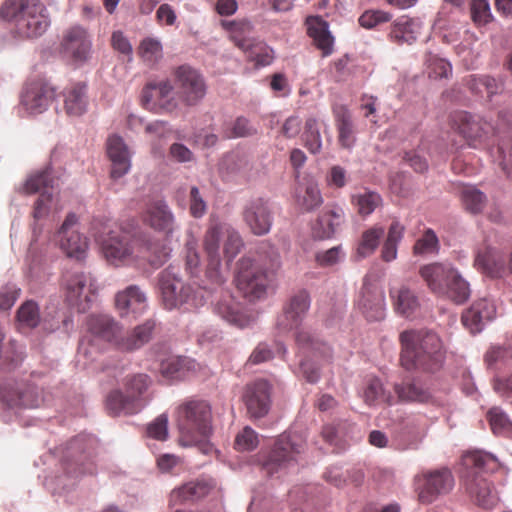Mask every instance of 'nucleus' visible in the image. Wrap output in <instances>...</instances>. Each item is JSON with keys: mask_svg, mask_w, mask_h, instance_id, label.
Segmentation results:
<instances>
[{"mask_svg": "<svg viewBox=\"0 0 512 512\" xmlns=\"http://www.w3.org/2000/svg\"><path fill=\"white\" fill-rule=\"evenodd\" d=\"M23 189L27 194L39 193L34 203V222L32 224V241H37L38 236L42 233V226L38 222L48 218L53 212L60 210L54 187V178L51 175V167L46 166L44 169L32 173L27 178Z\"/></svg>", "mask_w": 512, "mask_h": 512, "instance_id": "f8f14e48", "label": "nucleus"}, {"mask_svg": "<svg viewBox=\"0 0 512 512\" xmlns=\"http://www.w3.org/2000/svg\"><path fill=\"white\" fill-rule=\"evenodd\" d=\"M334 112L339 131V142L344 148H351L355 143L351 114L343 106L336 108Z\"/></svg>", "mask_w": 512, "mask_h": 512, "instance_id": "a18cd8bd", "label": "nucleus"}, {"mask_svg": "<svg viewBox=\"0 0 512 512\" xmlns=\"http://www.w3.org/2000/svg\"><path fill=\"white\" fill-rule=\"evenodd\" d=\"M323 134L329 140L328 127L316 118L310 117L305 121L301 140L311 154H318L323 147Z\"/></svg>", "mask_w": 512, "mask_h": 512, "instance_id": "4c0bfd02", "label": "nucleus"}, {"mask_svg": "<svg viewBox=\"0 0 512 512\" xmlns=\"http://www.w3.org/2000/svg\"><path fill=\"white\" fill-rule=\"evenodd\" d=\"M405 227L399 221H393L389 226L387 236L381 248V258L391 262L397 258L398 245L404 237Z\"/></svg>", "mask_w": 512, "mask_h": 512, "instance_id": "c03bdc74", "label": "nucleus"}, {"mask_svg": "<svg viewBox=\"0 0 512 512\" xmlns=\"http://www.w3.org/2000/svg\"><path fill=\"white\" fill-rule=\"evenodd\" d=\"M213 287H209L210 292H218L212 300L213 311L221 319L238 328L248 327L253 318L242 310L241 304L235 300L229 290L223 288L225 281L219 286L212 280H209ZM203 289L207 290L208 287Z\"/></svg>", "mask_w": 512, "mask_h": 512, "instance_id": "6ab92c4d", "label": "nucleus"}, {"mask_svg": "<svg viewBox=\"0 0 512 512\" xmlns=\"http://www.w3.org/2000/svg\"><path fill=\"white\" fill-rule=\"evenodd\" d=\"M358 307L368 321H380L385 317L384 291L376 278L367 275L359 292Z\"/></svg>", "mask_w": 512, "mask_h": 512, "instance_id": "393cba45", "label": "nucleus"}, {"mask_svg": "<svg viewBox=\"0 0 512 512\" xmlns=\"http://www.w3.org/2000/svg\"><path fill=\"white\" fill-rule=\"evenodd\" d=\"M391 18L392 15L388 12L371 9L362 13L358 21L363 28L373 29L382 23L389 22Z\"/></svg>", "mask_w": 512, "mask_h": 512, "instance_id": "e2e57ef3", "label": "nucleus"}, {"mask_svg": "<svg viewBox=\"0 0 512 512\" xmlns=\"http://www.w3.org/2000/svg\"><path fill=\"white\" fill-rule=\"evenodd\" d=\"M352 203L355 205L361 216H368L382 204V197L376 192L366 191L364 193L353 195Z\"/></svg>", "mask_w": 512, "mask_h": 512, "instance_id": "603ef678", "label": "nucleus"}, {"mask_svg": "<svg viewBox=\"0 0 512 512\" xmlns=\"http://www.w3.org/2000/svg\"><path fill=\"white\" fill-rule=\"evenodd\" d=\"M274 346L275 351H273L267 343H259L252 351L248 361L257 365L271 360L275 354L281 355L282 357L286 355L287 347L282 342H275Z\"/></svg>", "mask_w": 512, "mask_h": 512, "instance_id": "3c124183", "label": "nucleus"}, {"mask_svg": "<svg viewBox=\"0 0 512 512\" xmlns=\"http://www.w3.org/2000/svg\"><path fill=\"white\" fill-rule=\"evenodd\" d=\"M306 442L296 432L281 434L261 464L262 471L268 477L281 478L296 467L298 457L304 452Z\"/></svg>", "mask_w": 512, "mask_h": 512, "instance_id": "4468645a", "label": "nucleus"}, {"mask_svg": "<svg viewBox=\"0 0 512 512\" xmlns=\"http://www.w3.org/2000/svg\"><path fill=\"white\" fill-rule=\"evenodd\" d=\"M219 169L222 173H226L228 176H245L250 169V163L244 155L239 153H229L221 160Z\"/></svg>", "mask_w": 512, "mask_h": 512, "instance_id": "09e8293b", "label": "nucleus"}, {"mask_svg": "<svg viewBox=\"0 0 512 512\" xmlns=\"http://www.w3.org/2000/svg\"><path fill=\"white\" fill-rule=\"evenodd\" d=\"M344 222V211L335 204L326 205L312 227L314 237L329 239L338 231Z\"/></svg>", "mask_w": 512, "mask_h": 512, "instance_id": "473e14b6", "label": "nucleus"}, {"mask_svg": "<svg viewBox=\"0 0 512 512\" xmlns=\"http://www.w3.org/2000/svg\"><path fill=\"white\" fill-rule=\"evenodd\" d=\"M96 445L97 439L90 434H80L70 440L63 459L66 474L70 477L93 474L95 468L90 458Z\"/></svg>", "mask_w": 512, "mask_h": 512, "instance_id": "2eb2a0df", "label": "nucleus"}, {"mask_svg": "<svg viewBox=\"0 0 512 512\" xmlns=\"http://www.w3.org/2000/svg\"><path fill=\"white\" fill-rule=\"evenodd\" d=\"M401 364L406 370L435 373L444 364L445 352L439 336L426 329L406 330L400 334Z\"/></svg>", "mask_w": 512, "mask_h": 512, "instance_id": "20e7f679", "label": "nucleus"}, {"mask_svg": "<svg viewBox=\"0 0 512 512\" xmlns=\"http://www.w3.org/2000/svg\"><path fill=\"white\" fill-rule=\"evenodd\" d=\"M19 323L28 328L36 327L40 322L39 307L36 302L28 300L17 311Z\"/></svg>", "mask_w": 512, "mask_h": 512, "instance_id": "13d9d810", "label": "nucleus"}, {"mask_svg": "<svg viewBox=\"0 0 512 512\" xmlns=\"http://www.w3.org/2000/svg\"><path fill=\"white\" fill-rule=\"evenodd\" d=\"M152 379L145 373L127 376L125 392L112 390L106 397V409L111 415H132L140 412L149 402L147 394Z\"/></svg>", "mask_w": 512, "mask_h": 512, "instance_id": "ddd939ff", "label": "nucleus"}, {"mask_svg": "<svg viewBox=\"0 0 512 512\" xmlns=\"http://www.w3.org/2000/svg\"><path fill=\"white\" fill-rule=\"evenodd\" d=\"M233 34L235 44L243 51L249 53V57L261 66H267L272 62L273 51L263 42L250 37L253 24L248 19L231 21L227 24Z\"/></svg>", "mask_w": 512, "mask_h": 512, "instance_id": "a211bd4d", "label": "nucleus"}, {"mask_svg": "<svg viewBox=\"0 0 512 512\" xmlns=\"http://www.w3.org/2000/svg\"><path fill=\"white\" fill-rule=\"evenodd\" d=\"M439 250V239L431 228L426 229L413 246V253L417 256L436 255L439 253Z\"/></svg>", "mask_w": 512, "mask_h": 512, "instance_id": "8fccbe9b", "label": "nucleus"}, {"mask_svg": "<svg viewBox=\"0 0 512 512\" xmlns=\"http://www.w3.org/2000/svg\"><path fill=\"white\" fill-rule=\"evenodd\" d=\"M107 154L111 161V177L118 179L127 174L131 168V156L124 140L117 135L107 140Z\"/></svg>", "mask_w": 512, "mask_h": 512, "instance_id": "2f4dec72", "label": "nucleus"}, {"mask_svg": "<svg viewBox=\"0 0 512 512\" xmlns=\"http://www.w3.org/2000/svg\"><path fill=\"white\" fill-rule=\"evenodd\" d=\"M258 445V435L250 427H245L235 439L236 449L239 451H251Z\"/></svg>", "mask_w": 512, "mask_h": 512, "instance_id": "338daca9", "label": "nucleus"}, {"mask_svg": "<svg viewBox=\"0 0 512 512\" xmlns=\"http://www.w3.org/2000/svg\"><path fill=\"white\" fill-rule=\"evenodd\" d=\"M474 266L491 278H501L507 273L505 256L500 250L491 246L477 250Z\"/></svg>", "mask_w": 512, "mask_h": 512, "instance_id": "c756f323", "label": "nucleus"}, {"mask_svg": "<svg viewBox=\"0 0 512 512\" xmlns=\"http://www.w3.org/2000/svg\"><path fill=\"white\" fill-rule=\"evenodd\" d=\"M87 330L97 341L113 343L121 338L122 327L109 314H92L87 318Z\"/></svg>", "mask_w": 512, "mask_h": 512, "instance_id": "c85d7f7f", "label": "nucleus"}, {"mask_svg": "<svg viewBox=\"0 0 512 512\" xmlns=\"http://www.w3.org/2000/svg\"><path fill=\"white\" fill-rule=\"evenodd\" d=\"M322 435L328 443L340 446L348 440L358 439L360 431L356 424L348 420H337L325 425L322 429Z\"/></svg>", "mask_w": 512, "mask_h": 512, "instance_id": "e433bc0d", "label": "nucleus"}, {"mask_svg": "<svg viewBox=\"0 0 512 512\" xmlns=\"http://www.w3.org/2000/svg\"><path fill=\"white\" fill-rule=\"evenodd\" d=\"M418 497L421 503H433L439 496L449 493L454 486V478L449 469L443 468L417 476Z\"/></svg>", "mask_w": 512, "mask_h": 512, "instance_id": "a878e982", "label": "nucleus"}, {"mask_svg": "<svg viewBox=\"0 0 512 512\" xmlns=\"http://www.w3.org/2000/svg\"><path fill=\"white\" fill-rule=\"evenodd\" d=\"M496 314L495 300L484 297L475 301L465 310L462 314V323L472 334H477L495 319Z\"/></svg>", "mask_w": 512, "mask_h": 512, "instance_id": "bb28decb", "label": "nucleus"}, {"mask_svg": "<svg viewBox=\"0 0 512 512\" xmlns=\"http://www.w3.org/2000/svg\"><path fill=\"white\" fill-rule=\"evenodd\" d=\"M158 288L161 300L167 310H191L204 305L206 298L201 288H193L184 283L179 268L169 265L158 275Z\"/></svg>", "mask_w": 512, "mask_h": 512, "instance_id": "9b49d317", "label": "nucleus"}, {"mask_svg": "<svg viewBox=\"0 0 512 512\" xmlns=\"http://www.w3.org/2000/svg\"><path fill=\"white\" fill-rule=\"evenodd\" d=\"M0 402L8 408H38L48 402L40 389L29 382L5 380L0 383Z\"/></svg>", "mask_w": 512, "mask_h": 512, "instance_id": "dca6fc26", "label": "nucleus"}, {"mask_svg": "<svg viewBox=\"0 0 512 512\" xmlns=\"http://www.w3.org/2000/svg\"><path fill=\"white\" fill-rule=\"evenodd\" d=\"M244 402L249 414L255 418L265 416L270 409V385L266 380L259 379L247 385Z\"/></svg>", "mask_w": 512, "mask_h": 512, "instance_id": "cd10ccee", "label": "nucleus"}, {"mask_svg": "<svg viewBox=\"0 0 512 512\" xmlns=\"http://www.w3.org/2000/svg\"><path fill=\"white\" fill-rule=\"evenodd\" d=\"M213 484L210 480L197 479L190 481L183 486L173 490L170 495V503L172 505L193 502L206 496Z\"/></svg>", "mask_w": 512, "mask_h": 512, "instance_id": "c9c22d12", "label": "nucleus"}, {"mask_svg": "<svg viewBox=\"0 0 512 512\" xmlns=\"http://www.w3.org/2000/svg\"><path fill=\"white\" fill-rule=\"evenodd\" d=\"M460 133L471 145L482 143L491 136H499L501 141L498 143L497 151L499 153V166L505 175L512 179V151L506 150L505 139H512V113L501 110L498 113L496 125L488 122L479 115H473L468 112H460L457 115Z\"/></svg>", "mask_w": 512, "mask_h": 512, "instance_id": "7ed1b4c3", "label": "nucleus"}, {"mask_svg": "<svg viewBox=\"0 0 512 512\" xmlns=\"http://www.w3.org/2000/svg\"><path fill=\"white\" fill-rule=\"evenodd\" d=\"M54 240L60 249L69 257L76 260L84 259L88 250V239L79 231L78 217L69 213L55 233Z\"/></svg>", "mask_w": 512, "mask_h": 512, "instance_id": "aec40b11", "label": "nucleus"}, {"mask_svg": "<svg viewBox=\"0 0 512 512\" xmlns=\"http://www.w3.org/2000/svg\"><path fill=\"white\" fill-rule=\"evenodd\" d=\"M152 88H154L159 109L171 112L174 110L176 104L172 99H169L173 91V86L169 81H159V82H151Z\"/></svg>", "mask_w": 512, "mask_h": 512, "instance_id": "052dcab7", "label": "nucleus"}, {"mask_svg": "<svg viewBox=\"0 0 512 512\" xmlns=\"http://www.w3.org/2000/svg\"><path fill=\"white\" fill-rule=\"evenodd\" d=\"M62 56L75 65H83L92 55V40L87 30L81 26L69 28L60 44Z\"/></svg>", "mask_w": 512, "mask_h": 512, "instance_id": "4be33fe9", "label": "nucleus"}, {"mask_svg": "<svg viewBox=\"0 0 512 512\" xmlns=\"http://www.w3.org/2000/svg\"><path fill=\"white\" fill-rule=\"evenodd\" d=\"M281 265L278 250L269 243L258 250V259L242 257L237 263V288L249 301L260 300L267 294L274 273Z\"/></svg>", "mask_w": 512, "mask_h": 512, "instance_id": "f03ea898", "label": "nucleus"}, {"mask_svg": "<svg viewBox=\"0 0 512 512\" xmlns=\"http://www.w3.org/2000/svg\"><path fill=\"white\" fill-rule=\"evenodd\" d=\"M323 202L320 190L314 183L306 185L305 192L302 197L298 199L299 205L305 211H312L319 207Z\"/></svg>", "mask_w": 512, "mask_h": 512, "instance_id": "680f3d73", "label": "nucleus"}, {"mask_svg": "<svg viewBox=\"0 0 512 512\" xmlns=\"http://www.w3.org/2000/svg\"><path fill=\"white\" fill-rule=\"evenodd\" d=\"M56 97L55 87L43 78L26 83L21 94V105L30 115L45 112Z\"/></svg>", "mask_w": 512, "mask_h": 512, "instance_id": "5701e85b", "label": "nucleus"}, {"mask_svg": "<svg viewBox=\"0 0 512 512\" xmlns=\"http://www.w3.org/2000/svg\"><path fill=\"white\" fill-rule=\"evenodd\" d=\"M144 220L154 230L166 234L174 230V215L166 201L162 199L154 200L147 205Z\"/></svg>", "mask_w": 512, "mask_h": 512, "instance_id": "72a5a7b5", "label": "nucleus"}, {"mask_svg": "<svg viewBox=\"0 0 512 512\" xmlns=\"http://www.w3.org/2000/svg\"><path fill=\"white\" fill-rule=\"evenodd\" d=\"M365 402L368 405H375L380 402L391 405L394 397L390 393H386L379 379H371L364 390Z\"/></svg>", "mask_w": 512, "mask_h": 512, "instance_id": "6e6d98bb", "label": "nucleus"}, {"mask_svg": "<svg viewBox=\"0 0 512 512\" xmlns=\"http://www.w3.org/2000/svg\"><path fill=\"white\" fill-rule=\"evenodd\" d=\"M423 28V22L419 18L402 15L390 25L388 38L397 45H412L418 39Z\"/></svg>", "mask_w": 512, "mask_h": 512, "instance_id": "7c9ffc66", "label": "nucleus"}, {"mask_svg": "<svg viewBox=\"0 0 512 512\" xmlns=\"http://www.w3.org/2000/svg\"><path fill=\"white\" fill-rule=\"evenodd\" d=\"M470 14L472 21L477 26L487 25L494 19L488 0H472L470 3Z\"/></svg>", "mask_w": 512, "mask_h": 512, "instance_id": "4d7b16f0", "label": "nucleus"}, {"mask_svg": "<svg viewBox=\"0 0 512 512\" xmlns=\"http://www.w3.org/2000/svg\"><path fill=\"white\" fill-rule=\"evenodd\" d=\"M0 15L13 24L14 32L21 38L41 36L50 25L47 9L40 0H7Z\"/></svg>", "mask_w": 512, "mask_h": 512, "instance_id": "9d476101", "label": "nucleus"}, {"mask_svg": "<svg viewBox=\"0 0 512 512\" xmlns=\"http://www.w3.org/2000/svg\"><path fill=\"white\" fill-rule=\"evenodd\" d=\"M419 275L431 293L456 304L465 303L470 295L469 282L451 262H433L420 267Z\"/></svg>", "mask_w": 512, "mask_h": 512, "instance_id": "6e6552de", "label": "nucleus"}, {"mask_svg": "<svg viewBox=\"0 0 512 512\" xmlns=\"http://www.w3.org/2000/svg\"><path fill=\"white\" fill-rule=\"evenodd\" d=\"M308 35L313 39L316 47L322 51L323 57L329 56L333 52L334 37L329 31V25L326 21L316 17L307 20Z\"/></svg>", "mask_w": 512, "mask_h": 512, "instance_id": "a19ab883", "label": "nucleus"}, {"mask_svg": "<svg viewBox=\"0 0 512 512\" xmlns=\"http://www.w3.org/2000/svg\"><path fill=\"white\" fill-rule=\"evenodd\" d=\"M315 258L321 266H333L345 258V253L342 246L338 245L325 251L317 252Z\"/></svg>", "mask_w": 512, "mask_h": 512, "instance_id": "774afa93", "label": "nucleus"}, {"mask_svg": "<svg viewBox=\"0 0 512 512\" xmlns=\"http://www.w3.org/2000/svg\"><path fill=\"white\" fill-rule=\"evenodd\" d=\"M394 392L402 403H424L429 400L430 392L420 381L411 378L402 379L394 384Z\"/></svg>", "mask_w": 512, "mask_h": 512, "instance_id": "58836bf2", "label": "nucleus"}, {"mask_svg": "<svg viewBox=\"0 0 512 512\" xmlns=\"http://www.w3.org/2000/svg\"><path fill=\"white\" fill-rule=\"evenodd\" d=\"M242 218L252 234L264 236L273 225L272 204L269 199L261 196L250 197L243 205Z\"/></svg>", "mask_w": 512, "mask_h": 512, "instance_id": "412c9836", "label": "nucleus"}, {"mask_svg": "<svg viewBox=\"0 0 512 512\" xmlns=\"http://www.w3.org/2000/svg\"><path fill=\"white\" fill-rule=\"evenodd\" d=\"M391 295L394 298L396 312L406 318L413 316L420 307L418 297L406 286H402L396 292L391 291Z\"/></svg>", "mask_w": 512, "mask_h": 512, "instance_id": "37998d69", "label": "nucleus"}, {"mask_svg": "<svg viewBox=\"0 0 512 512\" xmlns=\"http://www.w3.org/2000/svg\"><path fill=\"white\" fill-rule=\"evenodd\" d=\"M384 232V228L381 226H374L365 230L357 247L358 257L366 258L370 256L378 247Z\"/></svg>", "mask_w": 512, "mask_h": 512, "instance_id": "de8ad7c7", "label": "nucleus"}, {"mask_svg": "<svg viewBox=\"0 0 512 512\" xmlns=\"http://www.w3.org/2000/svg\"><path fill=\"white\" fill-rule=\"evenodd\" d=\"M187 364L188 359L186 357L170 356L161 361L159 371L163 378L175 380L183 376Z\"/></svg>", "mask_w": 512, "mask_h": 512, "instance_id": "864d4df0", "label": "nucleus"}, {"mask_svg": "<svg viewBox=\"0 0 512 512\" xmlns=\"http://www.w3.org/2000/svg\"><path fill=\"white\" fill-rule=\"evenodd\" d=\"M175 86L180 99L189 106L199 103L207 91L203 76L189 65H181L175 70Z\"/></svg>", "mask_w": 512, "mask_h": 512, "instance_id": "b1692460", "label": "nucleus"}, {"mask_svg": "<svg viewBox=\"0 0 512 512\" xmlns=\"http://www.w3.org/2000/svg\"><path fill=\"white\" fill-rule=\"evenodd\" d=\"M154 328L155 322L147 320L143 324L136 326L126 337H121L117 341V348L125 352L140 349L151 340Z\"/></svg>", "mask_w": 512, "mask_h": 512, "instance_id": "ea45409f", "label": "nucleus"}, {"mask_svg": "<svg viewBox=\"0 0 512 512\" xmlns=\"http://www.w3.org/2000/svg\"><path fill=\"white\" fill-rule=\"evenodd\" d=\"M461 478L471 499L484 509H492L498 502L487 474L499 467L495 455L480 450L470 451L462 457Z\"/></svg>", "mask_w": 512, "mask_h": 512, "instance_id": "39448f33", "label": "nucleus"}, {"mask_svg": "<svg viewBox=\"0 0 512 512\" xmlns=\"http://www.w3.org/2000/svg\"><path fill=\"white\" fill-rule=\"evenodd\" d=\"M221 242H223V251L228 261H232L243 247V240L234 227L225 222H211L204 238V249L208 260L205 275L207 280H212L219 286L226 281L221 270Z\"/></svg>", "mask_w": 512, "mask_h": 512, "instance_id": "0eeeda50", "label": "nucleus"}, {"mask_svg": "<svg viewBox=\"0 0 512 512\" xmlns=\"http://www.w3.org/2000/svg\"><path fill=\"white\" fill-rule=\"evenodd\" d=\"M311 305V299L306 290H300L290 297L276 322L280 333L296 330L295 341L300 350L311 352L313 355L329 360L331 348L320 341L310 330L300 327Z\"/></svg>", "mask_w": 512, "mask_h": 512, "instance_id": "423d86ee", "label": "nucleus"}, {"mask_svg": "<svg viewBox=\"0 0 512 512\" xmlns=\"http://www.w3.org/2000/svg\"><path fill=\"white\" fill-rule=\"evenodd\" d=\"M178 428L184 446H197L204 454L213 447L206 439L212 432V413L208 402L192 400L178 409Z\"/></svg>", "mask_w": 512, "mask_h": 512, "instance_id": "1a4fd4ad", "label": "nucleus"}, {"mask_svg": "<svg viewBox=\"0 0 512 512\" xmlns=\"http://www.w3.org/2000/svg\"><path fill=\"white\" fill-rule=\"evenodd\" d=\"M95 238L107 262L116 267L143 260L158 268L170 257L171 249L147 233L133 239L128 231L117 229L95 235Z\"/></svg>", "mask_w": 512, "mask_h": 512, "instance_id": "f257e3e1", "label": "nucleus"}, {"mask_svg": "<svg viewBox=\"0 0 512 512\" xmlns=\"http://www.w3.org/2000/svg\"><path fill=\"white\" fill-rule=\"evenodd\" d=\"M256 133V128L244 116L237 117L224 132L228 139L250 137Z\"/></svg>", "mask_w": 512, "mask_h": 512, "instance_id": "bf43d9fd", "label": "nucleus"}, {"mask_svg": "<svg viewBox=\"0 0 512 512\" xmlns=\"http://www.w3.org/2000/svg\"><path fill=\"white\" fill-rule=\"evenodd\" d=\"M142 57L149 62H157L162 58V44L158 39L145 38L140 45Z\"/></svg>", "mask_w": 512, "mask_h": 512, "instance_id": "69168bd1", "label": "nucleus"}, {"mask_svg": "<svg viewBox=\"0 0 512 512\" xmlns=\"http://www.w3.org/2000/svg\"><path fill=\"white\" fill-rule=\"evenodd\" d=\"M429 76L433 78H448L452 73V65L446 59L430 55L427 59Z\"/></svg>", "mask_w": 512, "mask_h": 512, "instance_id": "0e129e2a", "label": "nucleus"}, {"mask_svg": "<svg viewBox=\"0 0 512 512\" xmlns=\"http://www.w3.org/2000/svg\"><path fill=\"white\" fill-rule=\"evenodd\" d=\"M66 300L70 306L84 313L95 299L97 286L94 278L81 271L66 272L63 276Z\"/></svg>", "mask_w": 512, "mask_h": 512, "instance_id": "f3484780", "label": "nucleus"}, {"mask_svg": "<svg viewBox=\"0 0 512 512\" xmlns=\"http://www.w3.org/2000/svg\"><path fill=\"white\" fill-rule=\"evenodd\" d=\"M487 416L494 434L504 436L512 435V422L501 408H491Z\"/></svg>", "mask_w": 512, "mask_h": 512, "instance_id": "5fc2aeb1", "label": "nucleus"}, {"mask_svg": "<svg viewBox=\"0 0 512 512\" xmlns=\"http://www.w3.org/2000/svg\"><path fill=\"white\" fill-rule=\"evenodd\" d=\"M117 309L121 315L129 313L142 314L147 307L146 294L137 285H130L125 290L118 292L115 298Z\"/></svg>", "mask_w": 512, "mask_h": 512, "instance_id": "f704fd0d", "label": "nucleus"}, {"mask_svg": "<svg viewBox=\"0 0 512 512\" xmlns=\"http://www.w3.org/2000/svg\"><path fill=\"white\" fill-rule=\"evenodd\" d=\"M65 110L70 116H81L87 110L86 85L77 83L64 93Z\"/></svg>", "mask_w": 512, "mask_h": 512, "instance_id": "79ce46f5", "label": "nucleus"}, {"mask_svg": "<svg viewBox=\"0 0 512 512\" xmlns=\"http://www.w3.org/2000/svg\"><path fill=\"white\" fill-rule=\"evenodd\" d=\"M460 197L465 210L471 214L481 213L487 203L486 195L475 186H464Z\"/></svg>", "mask_w": 512, "mask_h": 512, "instance_id": "49530a36", "label": "nucleus"}]
</instances>
